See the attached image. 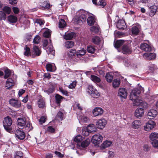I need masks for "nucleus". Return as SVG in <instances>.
Listing matches in <instances>:
<instances>
[{
    "mask_svg": "<svg viewBox=\"0 0 158 158\" xmlns=\"http://www.w3.org/2000/svg\"><path fill=\"white\" fill-rule=\"evenodd\" d=\"M140 93V91L137 88L133 90L130 94V99L133 102V106H143L141 105L142 102L138 98V95Z\"/></svg>",
    "mask_w": 158,
    "mask_h": 158,
    "instance_id": "f257e3e1",
    "label": "nucleus"
},
{
    "mask_svg": "<svg viewBox=\"0 0 158 158\" xmlns=\"http://www.w3.org/2000/svg\"><path fill=\"white\" fill-rule=\"evenodd\" d=\"M17 125L18 127L21 129L25 128L27 131H30L33 129L31 123L26 121L25 118H18L17 119Z\"/></svg>",
    "mask_w": 158,
    "mask_h": 158,
    "instance_id": "f03ea898",
    "label": "nucleus"
},
{
    "mask_svg": "<svg viewBox=\"0 0 158 158\" xmlns=\"http://www.w3.org/2000/svg\"><path fill=\"white\" fill-rule=\"evenodd\" d=\"M12 123V120L11 118L9 116H7L5 118L3 122L4 129L7 132L10 133L12 132V128L11 127Z\"/></svg>",
    "mask_w": 158,
    "mask_h": 158,
    "instance_id": "7ed1b4c3",
    "label": "nucleus"
},
{
    "mask_svg": "<svg viewBox=\"0 0 158 158\" xmlns=\"http://www.w3.org/2000/svg\"><path fill=\"white\" fill-rule=\"evenodd\" d=\"M41 52V49L38 46L34 45L33 46L31 51V57L35 58L36 57L39 56L40 55Z\"/></svg>",
    "mask_w": 158,
    "mask_h": 158,
    "instance_id": "20e7f679",
    "label": "nucleus"
},
{
    "mask_svg": "<svg viewBox=\"0 0 158 158\" xmlns=\"http://www.w3.org/2000/svg\"><path fill=\"white\" fill-rule=\"evenodd\" d=\"M103 137L99 134H95L92 138V142L94 144H99L102 140Z\"/></svg>",
    "mask_w": 158,
    "mask_h": 158,
    "instance_id": "39448f33",
    "label": "nucleus"
},
{
    "mask_svg": "<svg viewBox=\"0 0 158 158\" xmlns=\"http://www.w3.org/2000/svg\"><path fill=\"white\" fill-rule=\"evenodd\" d=\"M156 125L155 123L152 121H149L144 125V128L145 131H149L154 128Z\"/></svg>",
    "mask_w": 158,
    "mask_h": 158,
    "instance_id": "423d86ee",
    "label": "nucleus"
},
{
    "mask_svg": "<svg viewBox=\"0 0 158 158\" xmlns=\"http://www.w3.org/2000/svg\"><path fill=\"white\" fill-rule=\"evenodd\" d=\"M15 135L17 139L20 140L24 139L25 137V134L23 131L17 130L15 132Z\"/></svg>",
    "mask_w": 158,
    "mask_h": 158,
    "instance_id": "0eeeda50",
    "label": "nucleus"
},
{
    "mask_svg": "<svg viewBox=\"0 0 158 158\" xmlns=\"http://www.w3.org/2000/svg\"><path fill=\"white\" fill-rule=\"evenodd\" d=\"M118 95L120 97L125 99L127 96V91L124 88H120L118 91Z\"/></svg>",
    "mask_w": 158,
    "mask_h": 158,
    "instance_id": "6e6552de",
    "label": "nucleus"
},
{
    "mask_svg": "<svg viewBox=\"0 0 158 158\" xmlns=\"http://www.w3.org/2000/svg\"><path fill=\"white\" fill-rule=\"evenodd\" d=\"M142 123L140 120H135L132 122L131 127L133 129H137L142 125Z\"/></svg>",
    "mask_w": 158,
    "mask_h": 158,
    "instance_id": "1a4fd4ad",
    "label": "nucleus"
},
{
    "mask_svg": "<svg viewBox=\"0 0 158 158\" xmlns=\"http://www.w3.org/2000/svg\"><path fill=\"white\" fill-rule=\"evenodd\" d=\"M106 121L104 119H99L97 122L96 125L100 129H102L104 127L106 124Z\"/></svg>",
    "mask_w": 158,
    "mask_h": 158,
    "instance_id": "9d476101",
    "label": "nucleus"
},
{
    "mask_svg": "<svg viewBox=\"0 0 158 158\" xmlns=\"http://www.w3.org/2000/svg\"><path fill=\"white\" fill-rule=\"evenodd\" d=\"M122 51V52L123 54H131L132 52L131 45L128 44L124 45L123 47Z\"/></svg>",
    "mask_w": 158,
    "mask_h": 158,
    "instance_id": "9b49d317",
    "label": "nucleus"
},
{
    "mask_svg": "<svg viewBox=\"0 0 158 158\" xmlns=\"http://www.w3.org/2000/svg\"><path fill=\"white\" fill-rule=\"evenodd\" d=\"M144 114V111L143 109L138 108L135 112L134 115L137 118H139L142 117Z\"/></svg>",
    "mask_w": 158,
    "mask_h": 158,
    "instance_id": "f8f14e48",
    "label": "nucleus"
},
{
    "mask_svg": "<svg viewBox=\"0 0 158 158\" xmlns=\"http://www.w3.org/2000/svg\"><path fill=\"white\" fill-rule=\"evenodd\" d=\"M9 103L11 106L16 108H19L21 106L20 102L15 99H10Z\"/></svg>",
    "mask_w": 158,
    "mask_h": 158,
    "instance_id": "ddd939ff",
    "label": "nucleus"
},
{
    "mask_svg": "<svg viewBox=\"0 0 158 158\" xmlns=\"http://www.w3.org/2000/svg\"><path fill=\"white\" fill-rule=\"evenodd\" d=\"M155 54L152 53L147 52L144 54L143 56L144 58L148 60L154 59L156 57Z\"/></svg>",
    "mask_w": 158,
    "mask_h": 158,
    "instance_id": "4468645a",
    "label": "nucleus"
},
{
    "mask_svg": "<svg viewBox=\"0 0 158 158\" xmlns=\"http://www.w3.org/2000/svg\"><path fill=\"white\" fill-rule=\"evenodd\" d=\"M103 113V110L100 107H96L93 110V114L94 116L101 115Z\"/></svg>",
    "mask_w": 158,
    "mask_h": 158,
    "instance_id": "2eb2a0df",
    "label": "nucleus"
},
{
    "mask_svg": "<svg viewBox=\"0 0 158 158\" xmlns=\"http://www.w3.org/2000/svg\"><path fill=\"white\" fill-rule=\"evenodd\" d=\"M90 140L89 139H86L85 140L82 142L81 144H77V148H78L81 149V148H85L87 147L89 144Z\"/></svg>",
    "mask_w": 158,
    "mask_h": 158,
    "instance_id": "dca6fc26",
    "label": "nucleus"
},
{
    "mask_svg": "<svg viewBox=\"0 0 158 158\" xmlns=\"http://www.w3.org/2000/svg\"><path fill=\"white\" fill-rule=\"evenodd\" d=\"M157 114V112L156 110L151 109L148 113V118L149 119H152L156 117Z\"/></svg>",
    "mask_w": 158,
    "mask_h": 158,
    "instance_id": "f3484780",
    "label": "nucleus"
},
{
    "mask_svg": "<svg viewBox=\"0 0 158 158\" xmlns=\"http://www.w3.org/2000/svg\"><path fill=\"white\" fill-rule=\"evenodd\" d=\"M116 26L118 28L120 29H123L126 28V24L124 20L120 19L117 22Z\"/></svg>",
    "mask_w": 158,
    "mask_h": 158,
    "instance_id": "a211bd4d",
    "label": "nucleus"
},
{
    "mask_svg": "<svg viewBox=\"0 0 158 158\" xmlns=\"http://www.w3.org/2000/svg\"><path fill=\"white\" fill-rule=\"evenodd\" d=\"M140 48L141 49L145 51H150L152 50L151 47L146 43H142L140 45Z\"/></svg>",
    "mask_w": 158,
    "mask_h": 158,
    "instance_id": "6ab92c4d",
    "label": "nucleus"
},
{
    "mask_svg": "<svg viewBox=\"0 0 158 158\" xmlns=\"http://www.w3.org/2000/svg\"><path fill=\"white\" fill-rule=\"evenodd\" d=\"M86 52V50L83 48H82L80 50H78L76 52L77 58L81 60L80 58H82V56L85 55Z\"/></svg>",
    "mask_w": 158,
    "mask_h": 158,
    "instance_id": "aec40b11",
    "label": "nucleus"
},
{
    "mask_svg": "<svg viewBox=\"0 0 158 158\" xmlns=\"http://www.w3.org/2000/svg\"><path fill=\"white\" fill-rule=\"evenodd\" d=\"M149 8L150 10L149 15L150 16L152 17L155 14L157 9V8L156 6L154 5L150 6Z\"/></svg>",
    "mask_w": 158,
    "mask_h": 158,
    "instance_id": "412c9836",
    "label": "nucleus"
},
{
    "mask_svg": "<svg viewBox=\"0 0 158 158\" xmlns=\"http://www.w3.org/2000/svg\"><path fill=\"white\" fill-rule=\"evenodd\" d=\"M14 81L11 78H9L6 82L5 86L6 89H9L14 85Z\"/></svg>",
    "mask_w": 158,
    "mask_h": 158,
    "instance_id": "4be33fe9",
    "label": "nucleus"
},
{
    "mask_svg": "<svg viewBox=\"0 0 158 158\" xmlns=\"http://www.w3.org/2000/svg\"><path fill=\"white\" fill-rule=\"evenodd\" d=\"M88 131H89L90 133H94L97 131V129L94 125L93 124H90L88 125L87 127Z\"/></svg>",
    "mask_w": 158,
    "mask_h": 158,
    "instance_id": "5701e85b",
    "label": "nucleus"
},
{
    "mask_svg": "<svg viewBox=\"0 0 158 158\" xmlns=\"http://www.w3.org/2000/svg\"><path fill=\"white\" fill-rule=\"evenodd\" d=\"M40 5L44 8L49 9L50 7V5L47 1L45 2L43 0H40Z\"/></svg>",
    "mask_w": 158,
    "mask_h": 158,
    "instance_id": "b1692460",
    "label": "nucleus"
},
{
    "mask_svg": "<svg viewBox=\"0 0 158 158\" xmlns=\"http://www.w3.org/2000/svg\"><path fill=\"white\" fill-rule=\"evenodd\" d=\"M50 43H49V46L47 48L46 51L48 54H53L54 53V50L53 48L51 40H49Z\"/></svg>",
    "mask_w": 158,
    "mask_h": 158,
    "instance_id": "393cba45",
    "label": "nucleus"
},
{
    "mask_svg": "<svg viewBox=\"0 0 158 158\" xmlns=\"http://www.w3.org/2000/svg\"><path fill=\"white\" fill-rule=\"evenodd\" d=\"M49 88L47 90L45 91L48 94L53 93L54 90V84L50 83H49Z\"/></svg>",
    "mask_w": 158,
    "mask_h": 158,
    "instance_id": "a878e982",
    "label": "nucleus"
},
{
    "mask_svg": "<svg viewBox=\"0 0 158 158\" xmlns=\"http://www.w3.org/2000/svg\"><path fill=\"white\" fill-rule=\"evenodd\" d=\"M74 35V33L73 32L65 33L64 37L66 40H70L73 38Z\"/></svg>",
    "mask_w": 158,
    "mask_h": 158,
    "instance_id": "bb28decb",
    "label": "nucleus"
},
{
    "mask_svg": "<svg viewBox=\"0 0 158 158\" xmlns=\"http://www.w3.org/2000/svg\"><path fill=\"white\" fill-rule=\"evenodd\" d=\"M74 45V43L72 41H67L65 42L64 46L68 48H72Z\"/></svg>",
    "mask_w": 158,
    "mask_h": 158,
    "instance_id": "cd10ccee",
    "label": "nucleus"
},
{
    "mask_svg": "<svg viewBox=\"0 0 158 158\" xmlns=\"http://www.w3.org/2000/svg\"><path fill=\"white\" fill-rule=\"evenodd\" d=\"M150 139L152 141L158 139V134L156 132L152 133L150 135Z\"/></svg>",
    "mask_w": 158,
    "mask_h": 158,
    "instance_id": "c85d7f7f",
    "label": "nucleus"
},
{
    "mask_svg": "<svg viewBox=\"0 0 158 158\" xmlns=\"http://www.w3.org/2000/svg\"><path fill=\"white\" fill-rule=\"evenodd\" d=\"M120 81L119 79H114L113 82V86L114 88L118 87L120 84Z\"/></svg>",
    "mask_w": 158,
    "mask_h": 158,
    "instance_id": "c756f323",
    "label": "nucleus"
},
{
    "mask_svg": "<svg viewBox=\"0 0 158 158\" xmlns=\"http://www.w3.org/2000/svg\"><path fill=\"white\" fill-rule=\"evenodd\" d=\"M87 22L89 25H93L95 22L94 18L91 16L89 17L87 19Z\"/></svg>",
    "mask_w": 158,
    "mask_h": 158,
    "instance_id": "7c9ffc66",
    "label": "nucleus"
},
{
    "mask_svg": "<svg viewBox=\"0 0 158 158\" xmlns=\"http://www.w3.org/2000/svg\"><path fill=\"white\" fill-rule=\"evenodd\" d=\"M24 55L27 56H31V52L30 48L27 46H26L24 48Z\"/></svg>",
    "mask_w": 158,
    "mask_h": 158,
    "instance_id": "2f4dec72",
    "label": "nucleus"
},
{
    "mask_svg": "<svg viewBox=\"0 0 158 158\" xmlns=\"http://www.w3.org/2000/svg\"><path fill=\"white\" fill-rule=\"evenodd\" d=\"M124 41L122 40H117L114 44L115 48H118L123 44Z\"/></svg>",
    "mask_w": 158,
    "mask_h": 158,
    "instance_id": "473e14b6",
    "label": "nucleus"
},
{
    "mask_svg": "<svg viewBox=\"0 0 158 158\" xmlns=\"http://www.w3.org/2000/svg\"><path fill=\"white\" fill-rule=\"evenodd\" d=\"M8 21L10 23H15L17 20V17L13 15H10L8 17Z\"/></svg>",
    "mask_w": 158,
    "mask_h": 158,
    "instance_id": "72a5a7b5",
    "label": "nucleus"
},
{
    "mask_svg": "<svg viewBox=\"0 0 158 158\" xmlns=\"http://www.w3.org/2000/svg\"><path fill=\"white\" fill-rule=\"evenodd\" d=\"M95 49V46L89 45L87 47V52L89 53H94Z\"/></svg>",
    "mask_w": 158,
    "mask_h": 158,
    "instance_id": "f704fd0d",
    "label": "nucleus"
},
{
    "mask_svg": "<svg viewBox=\"0 0 158 158\" xmlns=\"http://www.w3.org/2000/svg\"><path fill=\"white\" fill-rule=\"evenodd\" d=\"M92 42L95 44L98 45L101 41L100 38L97 36L93 37L92 39Z\"/></svg>",
    "mask_w": 158,
    "mask_h": 158,
    "instance_id": "c9c22d12",
    "label": "nucleus"
},
{
    "mask_svg": "<svg viewBox=\"0 0 158 158\" xmlns=\"http://www.w3.org/2000/svg\"><path fill=\"white\" fill-rule=\"evenodd\" d=\"M91 79L95 83H99L101 81V79L99 77L94 75H91Z\"/></svg>",
    "mask_w": 158,
    "mask_h": 158,
    "instance_id": "e433bc0d",
    "label": "nucleus"
},
{
    "mask_svg": "<svg viewBox=\"0 0 158 158\" xmlns=\"http://www.w3.org/2000/svg\"><path fill=\"white\" fill-rule=\"evenodd\" d=\"M55 97L56 102L57 104H60V103L62 101L63 98L58 94H56Z\"/></svg>",
    "mask_w": 158,
    "mask_h": 158,
    "instance_id": "4c0bfd02",
    "label": "nucleus"
},
{
    "mask_svg": "<svg viewBox=\"0 0 158 158\" xmlns=\"http://www.w3.org/2000/svg\"><path fill=\"white\" fill-rule=\"evenodd\" d=\"M106 78L108 82H111L113 78V76L110 73H107L106 76Z\"/></svg>",
    "mask_w": 158,
    "mask_h": 158,
    "instance_id": "58836bf2",
    "label": "nucleus"
},
{
    "mask_svg": "<svg viewBox=\"0 0 158 158\" xmlns=\"http://www.w3.org/2000/svg\"><path fill=\"white\" fill-rule=\"evenodd\" d=\"M100 94L97 90L96 89L94 90L92 93L90 94V95L93 97L95 98H98L100 96Z\"/></svg>",
    "mask_w": 158,
    "mask_h": 158,
    "instance_id": "ea45409f",
    "label": "nucleus"
},
{
    "mask_svg": "<svg viewBox=\"0 0 158 158\" xmlns=\"http://www.w3.org/2000/svg\"><path fill=\"white\" fill-rule=\"evenodd\" d=\"M89 133H90V132L89 131H88V129L87 127H83L82 132V134L83 135L87 136L89 135Z\"/></svg>",
    "mask_w": 158,
    "mask_h": 158,
    "instance_id": "a19ab883",
    "label": "nucleus"
},
{
    "mask_svg": "<svg viewBox=\"0 0 158 158\" xmlns=\"http://www.w3.org/2000/svg\"><path fill=\"white\" fill-rule=\"evenodd\" d=\"M4 73V77L5 79L8 78L11 74L10 70L8 69H6L5 70Z\"/></svg>",
    "mask_w": 158,
    "mask_h": 158,
    "instance_id": "79ce46f5",
    "label": "nucleus"
},
{
    "mask_svg": "<svg viewBox=\"0 0 158 158\" xmlns=\"http://www.w3.org/2000/svg\"><path fill=\"white\" fill-rule=\"evenodd\" d=\"M66 25V23L64 19H61L60 20L59 23V27L60 28L64 27Z\"/></svg>",
    "mask_w": 158,
    "mask_h": 158,
    "instance_id": "37998d69",
    "label": "nucleus"
},
{
    "mask_svg": "<svg viewBox=\"0 0 158 158\" xmlns=\"http://www.w3.org/2000/svg\"><path fill=\"white\" fill-rule=\"evenodd\" d=\"M139 32V28L136 26H134L132 28V32L133 35H137Z\"/></svg>",
    "mask_w": 158,
    "mask_h": 158,
    "instance_id": "c03bdc74",
    "label": "nucleus"
},
{
    "mask_svg": "<svg viewBox=\"0 0 158 158\" xmlns=\"http://www.w3.org/2000/svg\"><path fill=\"white\" fill-rule=\"evenodd\" d=\"M38 106L40 108H43L45 107V104L43 99H40L38 102Z\"/></svg>",
    "mask_w": 158,
    "mask_h": 158,
    "instance_id": "a18cd8bd",
    "label": "nucleus"
},
{
    "mask_svg": "<svg viewBox=\"0 0 158 158\" xmlns=\"http://www.w3.org/2000/svg\"><path fill=\"white\" fill-rule=\"evenodd\" d=\"M111 144V142L110 141L106 140L103 142L102 144V146L103 148H107L110 146Z\"/></svg>",
    "mask_w": 158,
    "mask_h": 158,
    "instance_id": "49530a36",
    "label": "nucleus"
},
{
    "mask_svg": "<svg viewBox=\"0 0 158 158\" xmlns=\"http://www.w3.org/2000/svg\"><path fill=\"white\" fill-rule=\"evenodd\" d=\"M90 31L91 32L96 33H98L99 31L98 26H92L90 28Z\"/></svg>",
    "mask_w": 158,
    "mask_h": 158,
    "instance_id": "de8ad7c7",
    "label": "nucleus"
},
{
    "mask_svg": "<svg viewBox=\"0 0 158 158\" xmlns=\"http://www.w3.org/2000/svg\"><path fill=\"white\" fill-rule=\"evenodd\" d=\"M51 32L50 30L47 29L44 33V36L46 38L49 37L51 35Z\"/></svg>",
    "mask_w": 158,
    "mask_h": 158,
    "instance_id": "09e8293b",
    "label": "nucleus"
},
{
    "mask_svg": "<svg viewBox=\"0 0 158 158\" xmlns=\"http://www.w3.org/2000/svg\"><path fill=\"white\" fill-rule=\"evenodd\" d=\"M2 10L3 12H4V13L5 14L6 13L9 14L10 13V12H11L10 8L8 6H5L3 8Z\"/></svg>",
    "mask_w": 158,
    "mask_h": 158,
    "instance_id": "8fccbe9b",
    "label": "nucleus"
},
{
    "mask_svg": "<svg viewBox=\"0 0 158 158\" xmlns=\"http://www.w3.org/2000/svg\"><path fill=\"white\" fill-rule=\"evenodd\" d=\"M40 41V37L38 35H37L34 38L33 40V42L35 44H39Z\"/></svg>",
    "mask_w": 158,
    "mask_h": 158,
    "instance_id": "3c124183",
    "label": "nucleus"
},
{
    "mask_svg": "<svg viewBox=\"0 0 158 158\" xmlns=\"http://www.w3.org/2000/svg\"><path fill=\"white\" fill-rule=\"evenodd\" d=\"M76 54V51L74 49H71L68 52V54L69 56L72 57Z\"/></svg>",
    "mask_w": 158,
    "mask_h": 158,
    "instance_id": "603ef678",
    "label": "nucleus"
},
{
    "mask_svg": "<svg viewBox=\"0 0 158 158\" xmlns=\"http://www.w3.org/2000/svg\"><path fill=\"white\" fill-rule=\"evenodd\" d=\"M82 139V136L80 135L76 136L74 139V141L77 143L80 142Z\"/></svg>",
    "mask_w": 158,
    "mask_h": 158,
    "instance_id": "864d4df0",
    "label": "nucleus"
},
{
    "mask_svg": "<svg viewBox=\"0 0 158 158\" xmlns=\"http://www.w3.org/2000/svg\"><path fill=\"white\" fill-rule=\"evenodd\" d=\"M23 156L22 152L21 151H18L16 152L15 155V158H21Z\"/></svg>",
    "mask_w": 158,
    "mask_h": 158,
    "instance_id": "5fc2aeb1",
    "label": "nucleus"
},
{
    "mask_svg": "<svg viewBox=\"0 0 158 158\" xmlns=\"http://www.w3.org/2000/svg\"><path fill=\"white\" fill-rule=\"evenodd\" d=\"M52 67V65L50 64H48L46 65V68L47 71H53Z\"/></svg>",
    "mask_w": 158,
    "mask_h": 158,
    "instance_id": "6e6d98bb",
    "label": "nucleus"
},
{
    "mask_svg": "<svg viewBox=\"0 0 158 158\" xmlns=\"http://www.w3.org/2000/svg\"><path fill=\"white\" fill-rule=\"evenodd\" d=\"M96 89L94 88L93 86L92 85H89L88 87V92L89 94H91L92 93L94 90Z\"/></svg>",
    "mask_w": 158,
    "mask_h": 158,
    "instance_id": "4d7b16f0",
    "label": "nucleus"
},
{
    "mask_svg": "<svg viewBox=\"0 0 158 158\" xmlns=\"http://www.w3.org/2000/svg\"><path fill=\"white\" fill-rule=\"evenodd\" d=\"M151 143L154 148H158V140L152 141Z\"/></svg>",
    "mask_w": 158,
    "mask_h": 158,
    "instance_id": "13d9d810",
    "label": "nucleus"
},
{
    "mask_svg": "<svg viewBox=\"0 0 158 158\" xmlns=\"http://www.w3.org/2000/svg\"><path fill=\"white\" fill-rule=\"evenodd\" d=\"M6 18V14L2 11H0V20L3 19L5 20Z\"/></svg>",
    "mask_w": 158,
    "mask_h": 158,
    "instance_id": "bf43d9fd",
    "label": "nucleus"
},
{
    "mask_svg": "<svg viewBox=\"0 0 158 158\" xmlns=\"http://www.w3.org/2000/svg\"><path fill=\"white\" fill-rule=\"evenodd\" d=\"M77 83V82L76 81H73L69 85L68 87L70 89H73L76 86Z\"/></svg>",
    "mask_w": 158,
    "mask_h": 158,
    "instance_id": "052dcab7",
    "label": "nucleus"
},
{
    "mask_svg": "<svg viewBox=\"0 0 158 158\" xmlns=\"http://www.w3.org/2000/svg\"><path fill=\"white\" fill-rule=\"evenodd\" d=\"M106 5V2L105 0H101L98 2V6H102L104 7Z\"/></svg>",
    "mask_w": 158,
    "mask_h": 158,
    "instance_id": "680f3d73",
    "label": "nucleus"
},
{
    "mask_svg": "<svg viewBox=\"0 0 158 158\" xmlns=\"http://www.w3.org/2000/svg\"><path fill=\"white\" fill-rule=\"evenodd\" d=\"M56 118H59L61 120H62L63 117V114L60 111L59 112L56 116Z\"/></svg>",
    "mask_w": 158,
    "mask_h": 158,
    "instance_id": "e2e57ef3",
    "label": "nucleus"
},
{
    "mask_svg": "<svg viewBox=\"0 0 158 158\" xmlns=\"http://www.w3.org/2000/svg\"><path fill=\"white\" fill-rule=\"evenodd\" d=\"M43 77L44 78H46L49 80L51 78V76L49 73H44Z\"/></svg>",
    "mask_w": 158,
    "mask_h": 158,
    "instance_id": "0e129e2a",
    "label": "nucleus"
},
{
    "mask_svg": "<svg viewBox=\"0 0 158 158\" xmlns=\"http://www.w3.org/2000/svg\"><path fill=\"white\" fill-rule=\"evenodd\" d=\"M47 131L51 133H54L55 131V129L51 126H49L48 127Z\"/></svg>",
    "mask_w": 158,
    "mask_h": 158,
    "instance_id": "69168bd1",
    "label": "nucleus"
},
{
    "mask_svg": "<svg viewBox=\"0 0 158 158\" xmlns=\"http://www.w3.org/2000/svg\"><path fill=\"white\" fill-rule=\"evenodd\" d=\"M35 23L39 24L40 26L43 25L44 24V21L40 19H36L35 20Z\"/></svg>",
    "mask_w": 158,
    "mask_h": 158,
    "instance_id": "338daca9",
    "label": "nucleus"
},
{
    "mask_svg": "<svg viewBox=\"0 0 158 158\" xmlns=\"http://www.w3.org/2000/svg\"><path fill=\"white\" fill-rule=\"evenodd\" d=\"M60 92L64 95L67 96L68 94V92L66 90H64L62 88H60Z\"/></svg>",
    "mask_w": 158,
    "mask_h": 158,
    "instance_id": "774afa93",
    "label": "nucleus"
}]
</instances>
